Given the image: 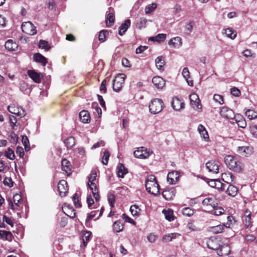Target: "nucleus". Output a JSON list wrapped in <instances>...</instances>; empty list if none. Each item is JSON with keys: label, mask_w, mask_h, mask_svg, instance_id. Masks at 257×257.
I'll return each instance as SVG.
<instances>
[{"label": "nucleus", "mask_w": 257, "mask_h": 257, "mask_svg": "<svg viewBox=\"0 0 257 257\" xmlns=\"http://www.w3.org/2000/svg\"><path fill=\"white\" fill-rule=\"evenodd\" d=\"M57 187L60 196H65L68 191L67 182L64 180H61L58 183Z\"/></svg>", "instance_id": "obj_8"}, {"label": "nucleus", "mask_w": 257, "mask_h": 257, "mask_svg": "<svg viewBox=\"0 0 257 257\" xmlns=\"http://www.w3.org/2000/svg\"><path fill=\"white\" fill-rule=\"evenodd\" d=\"M110 156L109 152L107 150H105L103 152V155L102 157V163L103 165H107L108 162V159Z\"/></svg>", "instance_id": "obj_47"}, {"label": "nucleus", "mask_w": 257, "mask_h": 257, "mask_svg": "<svg viewBox=\"0 0 257 257\" xmlns=\"http://www.w3.org/2000/svg\"><path fill=\"white\" fill-rule=\"evenodd\" d=\"M197 130L201 137L202 138L205 142H209V135L205 127L202 124H200L198 126Z\"/></svg>", "instance_id": "obj_18"}, {"label": "nucleus", "mask_w": 257, "mask_h": 257, "mask_svg": "<svg viewBox=\"0 0 257 257\" xmlns=\"http://www.w3.org/2000/svg\"><path fill=\"white\" fill-rule=\"evenodd\" d=\"M4 184L9 187H12L13 186V182L11 178L6 177L4 180Z\"/></svg>", "instance_id": "obj_62"}, {"label": "nucleus", "mask_w": 257, "mask_h": 257, "mask_svg": "<svg viewBox=\"0 0 257 257\" xmlns=\"http://www.w3.org/2000/svg\"><path fill=\"white\" fill-rule=\"evenodd\" d=\"M149 110L151 113L157 114L160 112L164 107L163 100L159 98H155L149 104Z\"/></svg>", "instance_id": "obj_3"}, {"label": "nucleus", "mask_w": 257, "mask_h": 257, "mask_svg": "<svg viewBox=\"0 0 257 257\" xmlns=\"http://www.w3.org/2000/svg\"><path fill=\"white\" fill-rule=\"evenodd\" d=\"M155 64L156 67L161 71L164 70V67L165 64L164 58L162 56H159L155 59Z\"/></svg>", "instance_id": "obj_28"}, {"label": "nucleus", "mask_w": 257, "mask_h": 257, "mask_svg": "<svg viewBox=\"0 0 257 257\" xmlns=\"http://www.w3.org/2000/svg\"><path fill=\"white\" fill-rule=\"evenodd\" d=\"M9 137L10 138V141L12 143L16 144L17 143L18 141V137L15 133L12 132L10 134Z\"/></svg>", "instance_id": "obj_59"}, {"label": "nucleus", "mask_w": 257, "mask_h": 257, "mask_svg": "<svg viewBox=\"0 0 257 257\" xmlns=\"http://www.w3.org/2000/svg\"><path fill=\"white\" fill-rule=\"evenodd\" d=\"M213 209V213L215 215H220L223 214L224 212V209L222 207H218L217 206Z\"/></svg>", "instance_id": "obj_56"}, {"label": "nucleus", "mask_w": 257, "mask_h": 257, "mask_svg": "<svg viewBox=\"0 0 257 257\" xmlns=\"http://www.w3.org/2000/svg\"><path fill=\"white\" fill-rule=\"evenodd\" d=\"M80 121L84 123H89L90 121L89 113L86 110H83L79 113Z\"/></svg>", "instance_id": "obj_25"}, {"label": "nucleus", "mask_w": 257, "mask_h": 257, "mask_svg": "<svg viewBox=\"0 0 257 257\" xmlns=\"http://www.w3.org/2000/svg\"><path fill=\"white\" fill-rule=\"evenodd\" d=\"M213 99L215 101L218 102L220 104H222L223 102V96L219 94H214Z\"/></svg>", "instance_id": "obj_58"}, {"label": "nucleus", "mask_w": 257, "mask_h": 257, "mask_svg": "<svg viewBox=\"0 0 257 257\" xmlns=\"http://www.w3.org/2000/svg\"><path fill=\"white\" fill-rule=\"evenodd\" d=\"M108 201L111 208L114 207L115 202V196L112 194H109L108 195Z\"/></svg>", "instance_id": "obj_54"}, {"label": "nucleus", "mask_w": 257, "mask_h": 257, "mask_svg": "<svg viewBox=\"0 0 257 257\" xmlns=\"http://www.w3.org/2000/svg\"><path fill=\"white\" fill-rule=\"evenodd\" d=\"M245 114L250 120L257 117V113L252 109H247L245 111Z\"/></svg>", "instance_id": "obj_41"}, {"label": "nucleus", "mask_w": 257, "mask_h": 257, "mask_svg": "<svg viewBox=\"0 0 257 257\" xmlns=\"http://www.w3.org/2000/svg\"><path fill=\"white\" fill-rule=\"evenodd\" d=\"M236 122L237 124V125L242 128H244L246 126V123L245 119L242 117L240 118V119H235Z\"/></svg>", "instance_id": "obj_53"}, {"label": "nucleus", "mask_w": 257, "mask_h": 257, "mask_svg": "<svg viewBox=\"0 0 257 257\" xmlns=\"http://www.w3.org/2000/svg\"><path fill=\"white\" fill-rule=\"evenodd\" d=\"M5 48L10 51H14L18 47V45L16 43L13 41L12 40H9L6 41L5 43Z\"/></svg>", "instance_id": "obj_33"}, {"label": "nucleus", "mask_w": 257, "mask_h": 257, "mask_svg": "<svg viewBox=\"0 0 257 257\" xmlns=\"http://www.w3.org/2000/svg\"><path fill=\"white\" fill-rule=\"evenodd\" d=\"M90 235H91V232L89 231L86 232L84 234V236L83 237V243L84 246H86V245L89 240V237H90Z\"/></svg>", "instance_id": "obj_55"}, {"label": "nucleus", "mask_w": 257, "mask_h": 257, "mask_svg": "<svg viewBox=\"0 0 257 257\" xmlns=\"http://www.w3.org/2000/svg\"><path fill=\"white\" fill-rule=\"evenodd\" d=\"M33 58L34 61L41 63L43 66H45L47 63V59L39 53L35 54Z\"/></svg>", "instance_id": "obj_27"}, {"label": "nucleus", "mask_w": 257, "mask_h": 257, "mask_svg": "<svg viewBox=\"0 0 257 257\" xmlns=\"http://www.w3.org/2000/svg\"><path fill=\"white\" fill-rule=\"evenodd\" d=\"M5 156L10 160H13L15 158L14 152L10 148H8L5 152Z\"/></svg>", "instance_id": "obj_48"}, {"label": "nucleus", "mask_w": 257, "mask_h": 257, "mask_svg": "<svg viewBox=\"0 0 257 257\" xmlns=\"http://www.w3.org/2000/svg\"><path fill=\"white\" fill-rule=\"evenodd\" d=\"M224 226L225 225L222 224H219L214 226H211L209 228V231L214 234L220 233L223 231Z\"/></svg>", "instance_id": "obj_30"}, {"label": "nucleus", "mask_w": 257, "mask_h": 257, "mask_svg": "<svg viewBox=\"0 0 257 257\" xmlns=\"http://www.w3.org/2000/svg\"><path fill=\"white\" fill-rule=\"evenodd\" d=\"M218 164L214 160L209 161L206 163V168L207 169L209 172L213 173L216 174L218 173Z\"/></svg>", "instance_id": "obj_11"}, {"label": "nucleus", "mask_w": 257, "mask_h": 257, "mask_svg": "<svg viewBox=\"0 0 257 257\" xmlns=\"http://www.w3.org/2000/svg\"><path fill=\"white\" fill-rule=\"evenodd\" d=\"M230 251V247L227 244H220V247H219L218 251H217V253L219 256H223L225 255H227L229 253Z\"/></svg>", "instance_id": "obj_20"}, {"label": "nucleus", "mask_w": 257, "mask_h": 257, "mask_svg": "<svg viewBox=\"0 0 257 257\" xmlns=\"http://www.w3.org/2000/svg\"><path fill=\"white\" fill-rule=\"evenodd\" d=\"M171 104L173 108L176 111H179L184 107V103L182 100L177 97L173 98Z\"/></svg>", "instance_id": "obj_12"}, {"label": "nucleus", "mask_w": 257, "mask_h": 257, "mask_svg": "<svg viewBox=\"0 0 257 257\" xmlns=\"http://www.w3.org/2000/svg\"><path fill=\"white\" fill-rule=\"evenodd\" d=\"M219 241L216 238L209 239L207 241V245L209 248L213 250H216L217 251L220 244L219 243Z\"/></svg>", "instance_id": "obj_19"}, {"label": "nucleus", "mask_w": 257, "mask_h": 257, "mask_svg": "<svg viewBox=\"0 0 257 257\" xmlns=\"http://www.w3.org/2000/svg\"><path fill=\"white\" fill-rule=\"evenodd\" d=\"M107 33V30H102L100 32L99 36H98V39L99 40L102 42H104L105 39V33Z\"/></svg>", "instance_id": "obj_60"}, {"label": "nucleus", "mask_w": 257, "mask_h": 257, "mask_svg": "<svg viewBox=\"0 0 257 257\" xmlns=\"http://www.w3.org/2000/svg\"><path fill=\"white\" fill-rule=\"evenodd\" d=\"M251 213L250 212L248 215H246L243 219V222L245 226L246 227H248L250 224V220H251Z\"/></svg>", "instance_id": "obj_61"}, {"label": "nucleus", "mask_w": 257, "mask_h": 257, "mask_svg": "<svg viewBox=\"0 0 257 257\" xmlns=\"http://www.w3.org/2000/svg\"><path fill=\"white\" fill-rule=\"evenodd\" d=\"M22 142L23 145L25 147V151L26 152L29 151L30 150L29 141L28 137L26 136H22Z\"/></svg>", "instance_id": "obj_42"}, {"label": "nucleus", "mask_w": 257, "mask_h": 257, "mask_svg": "<svg viewBox=\"0 0 257 257\" xmlns=\"http://www.w3.org/2000/svg\"><path fill=\"white\" fill-rule=\"evenodd\" d=\"M238 192V189L236 187L232 185H229L226 190V193L230 196L234 197L235 196Z\"/></svg>", "instance_id": "obj_32"}, {"label": "nucleus", "mask_w": 257, "mask_h": 257, "mask_svg": "<svg viewBox=\"0 0 257 257\" xmlns=\"http://www.w3.org/2000/svg\"><path fill=\"white\" fill-rule=\"evenodd\" d=\"M153 152L150 149H148L144 147H139L134 151V155L136 158L146 159L148 158Z\"/></svg>", "instance_id": "obj_4"}, {"label": "nucleus", "mask_w": 257, "mask_h": 257, "mask_svg": "<svg viewBox=\"0 0 257 257\" xmlns=\"http://www.w3.org/2000/svg\"><path fill=\"white\" fill-rule=\"evenodd\" d=\"M140 209L136 205H132L130 207V211L133 216H138Z\"/></svg>", "instance_id": "obj_49"}, {"label": "nucleus", "mask_w": 257, "mask_h": 257, "mask_svg": "<svg viewBox=\"0 0 257 257\" xmlns=\"http://www.w3.org/2000/svg\"><path fill=\"white\" fill-rule=\"evenodd\" d=\"M114 15L113 12H109L107 15L105 22L107 27H110L114 24Z\"/></svg>", "instance_id": "obj_35"}, {"label": "nucleus", "mask_w": 257, "mask_h": 257, "mask_svg": "<svg viewBox=\"0 0 257 257\" xmlns=\"http://www.w3.org/2000/svg\"><path fill=\"white\" fill-rule=\"evenodd\" d=\"M29 76L36 83H40L41 82V78L40 74L35 72L34 70H29L28 71Z\"/></svg>", "instance_id": "obj_26"}, {"label": "nucleus", "mask_w": 257, "mask_h": 257, "mask_svg": "<svg viewBox=\"0 0 257 257\" xmlns=\"http://www.w3.org/2000/svg\"><path fill=\"white\" fill-rule=\"evenodd\" d=\"M19 88L22 92L26 94H29L32 90L31 86L24 81L20 82Z\"/></svg>", "instance_id": "obj_24"}, {"label": "nucleus", "mask_w": 257, "mask_h": 257, "mask_svg": "<svg viewBox=\"0 0 257 257\" xmlns=\"http://www.w3.org/2000/svg\"><path fill=\"white\" fill-rule=\"evenodd\" d=\"M8 109L10 113L16 115L18 116H20V117L25 115V110L22 108L16 106L14 105L9 106Z\"/></svg>", "instance_id": "obj_9"}, {"label": "nucleus", "mask_w": 257, "mask_h": 257, "mask_svg": "<svg viewBox=\"0 0 257 257\" xmlns=\"http://www.w3.org/2000/svg\"><path fill=\"white\" fill-rule=\"evenodd\" d=\"M157 5L156 3H152L150 5H147L145 9V13L146 14H151L157 8Z\"/></svg>", "instance_id": "obj_40"}, {"label": "nucleus", "mask_w": 257, "mask_h": 257, "mask_svg": "<svg viewBox=\"0 0 257 257\" xmlns=\"http://www.w3.org/2000/svg\"><path fill=\"white\" fill-rule=\"evenodd\" d=\"M113 230L116 232H119L123 229V224L120 221H115L112 225Z\"/></svg>", "instance_id": "obj_36"}, {"label": "nucleus", "mask_w": 257, "mask_h": 257, "mask_svg": "<svg viewBox=\"0 0 257 257\" xmlns=\"http://www.w3.org/2000/svg\"><path fill=\"white\" fill-rule=\"evenodd\" d=\"M0 238L4 240L11 241L13 239V235L10 231L0 230Z\"/></svg>", "instance_id": "obj_29"}, {"label": "nucleus", "mask_w": 257, "mask_h": 257, "mask_svg": "<svg viewBox=\"0 0 257 257\" xmlns=\"http://www.w3.org/2000/svg\"><path fill=\"white\" fill-rule=\"evenodd\" d=\"M175 193V189L174 188H171L163 191L162 195L166 200H169L173 199Z\"/></svg>", "instance_id": "obj_16"}, {"label": "nucleus", "mask_w": 257, "mask_h": 257, "mask_svg": "<svg viewBox=\"0 0 257 257\" xmlns=\"http://www.w3.org/2000/svg\"><path fill=\"white\" fill-rule=\"evenodd\" d=\"M152 83L158 89H162L165 85V81L160 76L154 77L152 79Z\"/></svg>", "instance_id": "obj_15"}, {"label": "nucleus", "mask_w": 257, "mask_h": 257, "mask_svg": "<svg viewBox=\"0 0 257 257\" xmlns=\"http://www.w3.org/2000/svg\"><path fill=\"white\" fill-rule=\"evenodd\" d=\"M157 239V235L154 233H151L147 236V239L150 243H155Z\"/></svg>", "instance_id": "obj_52"}, {"label": "nucleus", "mask_w": 257, "mask_h": 257, "mask_svg": "<svg viewBox=\"0 0 257 257\" xmlns=\"http://www.w3.org/2000/svg\"><path fill=\"white\" fill-rule=\"evenodd\" d=\"M224 34L227 37L231 38V39H234L236 36V33L235 31H233L230 28L225 29Z\"/></svg>", "instance_id": "obj_39"}, {"label": "nucleus", "mask_w": 257, "mask_h": 257, "mask_svg": "<svg viewBox=\"0 0 257 257\" xmlns=\"http://www.w3.org/2000/svg\"><path fill=\"white\" fill-rule=\"evenodd\" d=\"M126 76L124 74H118L113 80V89L118 92L120 91L124 83Z\"/></svg>", "instance_id": "obj_5"}, {"label": "nucleus", "mask_w": 257, "mask_h": 257, "mask_svg": "<svg viewBox=\"0 0 257 257\" xmlns=\"http://www.w3.org/2000/svg\"><path fill=\"white\" fill-rule=\"evenodd\" d=\"M16 154H18L20 158H23L25 154L23 148L22 147L18 146L16 149Z\"/></svg>", "instance_id": "obj_63"}, {"label": "nucleus", "mask_w": 257, "mask_h": 257, "mask_svg": "<svg viewBox=\"0 0 257 257\" xmlns=\"http://www.w3.org/2000/svg\"><path fill=\"white\" fill-rule=\"evenodd\" d=\"M190 104L192 108L195 110L200 111L202 108V105L200 102L198 96L196 93L190 95Z\"/></svg>", "instance_id": "obj_7"}, {"label": "nucleus", "mask_w": 257, "mask_h": 257, "mask_svg": "<svg viewBox=\"0 0 257 257\" xmlns=\"http://www.w3.org/2000/svg\"><path fill=\"white\" fill-rule=\"evenodd\" d=\"M194 23L193 21H190L185 26V33L187 34H190L192 31Z\"/></svg>", "instance_id": "obj_50"}, {"label": "nucleus", "mask_w": 257, "mask_h": 257, "mask_svg": "<svg viewBox=\"0 0 257 257\" xmlns=\"http://www.w3.org/2000/svg\"><path fill=\"white\" fill-rule=\"evenodd\" d=\"M87 186L91 191L95 200L98 201L99 200V195L98 194V189L96 183H87Z\"/></svg>", "instance_id": "obj_13"}, {"label": "nucleus", "mask_w": 257, "mask_h": 257, "mask_svg": "<svg viewBox=\"0 0 257 257\" xmlns=\"http://www.w3.org/2000/svg\"><path fill=\"white\" fill-rule=\"evenodd\" d=\"M9 119L11 126L13 128H14V127L17 126V119L16 116L14 115H10Z\"/></svg>", "instance_id": "obj_57"}, {"label": "nucleus", "mask_w": 257, "mask_h": 257, "mask_svg": "<svg viewBox=\"0 0 257 257\" xmlns=\"http://www.w3.org/2000/svg\"><path fill=\"white\" fill-rule=\"evenodd\" d=\"M22 196L19 194H16L13 196V201L15 205L18 207H21Z\"/></svg>", "instance_id": "obj_45"}, {"label": "nucleus", "mask_w": 257, "mask_h": 257, "mask_svg": "<svg viewBox=\"0 0 257 257\" xmlns=\"http://www.w3.org/2000/svg\"><path fill=\"white\" fill-rule=\"evenodd\" d=\"M145 186L147 191L155 196L160 194L159 185L154 175L149 176L146 180Z\"/></svg>", "instance_id": "obj_2"}, {"label": "nucleus", "mask_w": 257, "mask_h": 257, "mask_svg": "<svg viewBox=\"0 0 257 257\" xmlns=\"http://www.w3.org/2000/svg\"><path fill=\"white\" fill-rule=\"evenodd\" d=\"M203 206H211L212 208L217 207L218 203L214 197H208L205 198L202 202Z\"/></svg>", "instance_id": "obj_17"}, {"label": "nucleus", "mask_w": 257, "mask_h": 257, "mask_svg": "<svg viewBox=\"0 0 257 257\" xmlns=\"http://www.w3.org/2000/svg\"><path fill=\"white\" fill-rule=\"evenodd\" d=\"M163 213H164L165 218L169 221H171L174 220L173 211L171 209L166 210H163Z\"/></svg>", "instance_id": "obj_38"}, {"label": "nucleus", "mask_w": 257, "mask_h": 257, "mask_svg": "<svg viewBox=\"0 0 257 257\" xmlns=\"http://www.w3.org/2000/svg\"><path fill=\"white\" fill-rule=\"evenodd\" d=\"M224 162L231 170L240 172L243 169V165L240 159L231 155H227L224 158Z\"/></svg>", "instance_id": "obj_1"}, {"label": "nucleus", "mask_w": 257, "mask_h": 257, "mask_svg": "<svg viewBox=\"0 0 257 257\" xmlns=\"http://www.w3.org/2000/svg\"><path fill=\"white\" fill-rule=\"evenodd\" d=\"M62 169L65 171L67 175H70L71 173V165L70 162L66 159H64L61 162Z\"/></svg>", "instance_id": "obj_23"}, {"label": "nucleus", "mask_w": 257, "mask_h": 257, "mask_svg": "<svg viewBox=\"0 0 257 257\" xmlns=\"http://www.w3.org/2000/svg\"><path fill=\"white\" fill-rule=\"evenodd\" d=\"M117 176L118 177L123 178L124 175L127 173V169L125 168L122 164L119 163L117 166Z\"/></svg>", "instance_id": "obj_31"}, {"label": "nucleus", "mask_w": 257, "mask_h": 257, "mask_svg": "<svg viewBox=\"0 0 257 257\" xmlns=\"http://www.w3.org/2000/svg\"><path fill=\"white\" fill-rule=\"evenodd\" d=\"M64 144L67 148H71L75 145V139L72 137H69L64 141Z\"/></svg>", "instance_id": "obj_43"}, {"label": "nucleus", "mask_w": 257, "mask_h": 257, "mask_svg": "<svg viewBox=\"0 0 257 257\" xmlns=\"http://www.w3.org/2000/svg\"><path fill=\"white\" fill-rule=\"evenodd\" d=\"M39 47L40 48L44 49L46 51H48L51 48L48 42L43 40H41L40 41Z\"/></svg>", "instance_id": "obj_44"}, {"label": "nucleus", "mask_w": 257, "mask_h": 257, "mask_svg": "<svg viewBox=\"0 0 257 257\" xmlns=\"http://www.w3.org/2000/svg\"><path fill=\"white\" fill-rule=\"evenodd\" d=\"M166 38V35L165 34H159L155 37H151L150 40L156 41L157 42H164Z\"/></svg>", "instance_id": "obj_37"}, {"label": "nucleus", "mask_w": 257, "mask_h": 257, "mask_svg": "<svg viewBox=\"0 0 257 257\" xmlns=\"http://www.w3.org/2000/svg\"><path fill=\"white\" fill-rule=\"evenodd\" d=\"M179 175L178 172L172 171L169 172L167 176V180L170 184H175L178 181Z\"/></svg>", "instance_id": "obj_14"}, {"label": "nucleus", "mask_w": 257, "mask_h": 257, "mask_svg": "<svg viewBox=\"0 0 257 257\" xmlns=\"http://www.w3.org/2000/svg\"><path fill=\"white\" fill-rule=\"evenodd\" d=\"M250 133L255 137L257 138V125H252L250 128Z\"/></svg>", "instance_id": "obj_64"}, {"label": "nucleus", "mask_w": 257, "mask_h": 257, "mask_svg": "<svg viewBox=\"0 0 257 257\" xmlns=\"http://www.w3.org/2000/svg\"><path fill=\"white\" fill-rule=\"evenodd\" d=\"M169 45L174 48H180L182 44V39L179 37L172 38L168 43Z\"/></svg>", "instance_id": "obj_21"}, {"label": "nucleus", "mask_w": 257, "mask_h": 257, "mask_svg": "<svg viewBox=\"0 0 257 257\" xmlns=\"http://www.w3.org/2000/svg\"><path fill=\"white\" fill-rule=\"evenodd\" d=\"M97 177L96 171L95 169L92 170L91 173L88 176V182L87 183H93L95 182Z\"/></svg>", "instance_id": "obj_46"}, {"label": "nucleus", "mask_w": 257, "mask_h": 257, "mask_svg": "<svg viewBox=\"0 0 257 257\" xmlns=\"http://www.w3.org/2000/svg\"><path fill=\"white\" fill-rule=\"evenodd\" d=\"M182 213L185 216L190 217L193 214L194 211L189 207H186L183 209Z\"/></svg>", "instance_id": "obj_51"}, {"label": "nucleus", "mask_w": 257, "mask_h": 257, "mask_svg": "<svg viewBox=\"0 0 257 257\" xmlns=\"http://www.w3.org/2000/svg\"><path fill=\"white\" fill-rule=\"evenodd\" d=\"M130 26L131 20L129 19L126 20L119 27L118 34L120 36H122L125 33Z\"/></svg>", "instance_id": "obj_22"}, {"label": "nucleus", "mask_w": 257, "mask_h": 257, "mask_svg": "<svg viewBox=\"0 0 257 257\" xmlns=\"http://www.w3.org/2000/svg\"><path fill=\"white\" fill-rule=\"evenodd\" d=\"M182 75L186 80L188 84L190 86H192L193 85V82L192 80H188V78L190 77V72L187 67H185L183 69Z\"/></svg>", "instance_id": "obj_34"}, {"label": "nucleus", "mask_w": 257, "mask_h": 257, "mask_svg": "<svg viewBox=\"0 0 257 257\" xmlns=\"http://www.w3.org/2000/svg\"><path fill=\"white\" fill-rule=\"evenodd\" d=\"M21 29L24 33L29 35H34L37 32L36 27L30 22L23 23Z\"/></svg>", "instance_id": "obj_6"}, {"label": "nucleus", "mask_w": 257, "mask_h": 257, "mask_svg": "<svg viewBox=\"0 0 257 257\" xmlns=\"http://www.w3.org/2000/svg\"><path fill=\"white\" fill-rule=\"evenodd\" d=\"M220 114L222 117L227 119H232L235 118V115L233 110L226 106L222 107L221 108Z\"/></svg>", "instance_id": "obj_10"}]
</instances>
